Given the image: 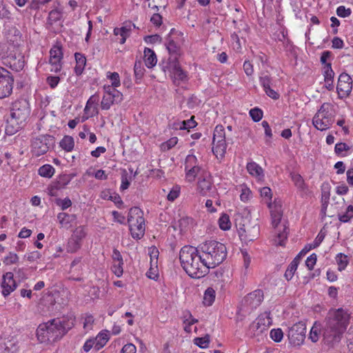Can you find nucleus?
<instances>
[{
  "instance_id": "nucleus-5",
  "label": "nucleus",
  "mask_w": 353,
  "mask_h": 353,
  "mask_svg": "<svg viewBox=\"0 0 353 353\" xmlns=\"http://www.w3.org/2000/svg\"><path fill=\"white\" fill-rule=\"evenodd\" d=\"M30 114V104L26 99H20L12 103L10 116L6 119V133L12 135L21 128Z\"/></svg>"
},
{
  "instance_id": "nucleus-29",
  "label": "nucleus",
  "mask_w": 353,
  "mask_h": 353,
  "mask_svg": "<svg viewBox=\"0 0 353 353\" xmlns=\"http://www.w3.org/2000/svg\"><path fill=\"white\" fill-rule=\"evenodd\" d=\"M215 291L212 288H208L204 292L203 303L205 306H210L215 299Z\"/></svg>"
},
{
  "instance_id": "nucleus-52",
  "label": "nucleus",
  "mask_w": 353,
  "mask_h": 353,
  "mask_svg": "<svg viewBox=\"0 0 353 353\" xmlns=\"http://www.w3.org/2000/svg\"><path fill=\"white\" fill-rule=\"evenodd\" d=\"M74 236L77 240L81 241L86 236V231L84 226H79L74 231Z\"/></svg>"
},
{
  "instance_id": "nucleus-38",
  "label": "nucleus",
  "mask_w": 353,
  "mask_h": 353,
  "mask_svg": "<svg viewBox=\"0 0 353 353\" xmlns=\"http://www.w3.org/2000/svg\"><path fill=\"white\" fill-rule=\"evenodd\" d=\"M109 339L108 335L105 333H99L97 336L95 341L94 347L97 350H99L100 348L103 347Z\"/></svg>"
},
{
  "instance_id": "nucleus-59",
  "label": "nucleus",
  "mask_w": 353,
  "mask_h": 353,
  "mask_svg": "<svg viewBox=\"0 0 353 353\" xmlns=\"http://www.w3.org/2000/svg\"><path fill=\"white\" fill-rule=\"evenodd\" d=\"M352 13V10L350 8H345V6H341L336 9V14L340 17H349Z\"/></svg>"
},
{
  "instance_id": "nucleus-3",
  "label": "nucleus",
  "mask_w": 353,
  "mask_h": 353,
  "mask_svg": "<svg viewBox=\"0 0 353 353\" xmlns=\"http://www.w3.org/2000/svg\"><path fill=\"white\" fill-rule=\"evenodd\" d=\"M72 323L68 320L55 318L41 323L37 329V339L40 343L54 342L61 339L71 329Z\"/></svg>"
},
{
  "instance_id": "nucleus-23",
  "label": "nucleus",
  "mask_w": 353,
  "mask_h": 353,
  "mask_svg": "<svg viewBox=\"0 0 353 353\" xmlns=\"http://www.w3.org/2000/svg\"><path fill=\"white\" fill-rule=\"evenodd\" d=\"M236 30L231 34V39L233 43H236V48L239 49L241 48L240 37L243 38L242 30L246 31L248 26L241 21L239 27L236 28Z\"/></svg>"
},
{
  "instance_id": "nucleus-12",
  "label": "nucleus",
  "mask_w": 353,
  "mask_h": 353,
  "mask_svg": "<svg viewBox=\"0 0 353 353\" xmlns=\"http://www.w3.org/2000/svg\"><path fill=\"white\" fill-rule=\"evenodd\" d=\"M14 79L11 73L0 67V99L9 97L13 88Z\"/></svg>"
},
{
  "instance_id": "nucleus-32",
  "label": "nucleus",
  "mask_w": 353,
  "mask_h": 353,
  "mask_svg": "<svg viewBox=\"0 0 353 353\" xmlns=\"http://www.w3.org/2000/svg\"><path fill=\"white\" fill-rule=\"evenodd\" d=\"M282 216L283 214L280 208L275 207L271 210L272 225L274 228H276L280 223Z\"/></svg>"
},
{
  "instance_id": "nucleus-9",
  "label": "nucleus",
  "mask_w": 353,
  "mask_h": 353,
  "mask_svg": "<svg viewBox=\"0 0 353 353\" xmlns=\"http://www.w3.org/2000/svg\"><path fill=\"white\" fill-rule=\"evenodd\" d=\"M225 132L223 125L215 127L212 139V152L217 158H223L226 152Z\"/></svg>"
},
{
  "instance_id": "nucleus-24",
  "label": "nucleus",
  "mask_w": 353,
  "mask_h": 353,
  "mask_svg": "<svg viewBox=\"0 0 353 353\" xmlns=\"http://www.w3.org/2000/svg\"><path fill=\"white\" fill-rule=\"evenodd\" d=\"M77 218L75 214H69L65 212H60L57 214V219L62 228H68L70 223Z\"/></svg>"
},
{
  "instance_id": "nucleus-15",
  "label": "nucleus",
  "mask_w": 353,
  "mask_h": 353,
  "mask_svg": "<svg viewBox=\"0 0 353 353\" xmlns=\"http://www.w3.org/2000/svg\"><path fill=\"white\" fill-rule=\"evenodd\" d=\"M174 34L179 35L181 32H179L174 28H172L166 38L165 46L169 52L170 57L167 61H165V62L179 61L178 59L181 54L180 47L176 45V42L172 38V35Z\"/></svg>"
},
{
  "instance_id": "nucleus-2",
  "label": "nucleus",
  "mask_w": 353,
  "mask_h": 353,
  "mask_svg": "<svg viewBox=\"0 0 353 353\" xmlns=\"http://www.w3.org/2000/svg\"><path fill=\"white\" fill-rule=\"evenodd\" d=\"M179 259L183 270L192 278L199 279L208 273L203 263L200 251L191 245L183 246L179 253Z\"/></svg>"
},
{
  "instance_id": "nucleus-10",
  "label": "nucleus",
  "mask_w": 353,
  "mask_h": 353,
  "mask_svg": "<svg viewBox=\"0 0 353 353\" xmlns=\"http://www.w3.org/2000/svg\"><path fill=\"white\" fill-rule=\"evenodd\" d=\"M263 300V292L261 290H256L247 294L241 301V310L248 312L256 309Z\"/></svg>"
},
{
  "instance_id": "nucleus-49",
  "label": "nucleus",
  "mask_w": 353,
  "mask_h": 353,
  "mask_svg": "<svg viewBox=\"0 0 353 353\" xmlns=\"http://www.w3.org/2000/svg\"><path fill=\"white\" fill-rule=\"evenodd\" d=\"M19 261V256L17 254L9 252V254L4 258L3 263L6 265L16 264Z\"/></svg>"
},
{
  "instance_id": "nucleus-4",
  "label": "nucleus",
  "mask_w": 353,
  "mask_h": 353,
  "mask_svg": "<svg viewBox=\"0 0 353 353\" xmlns=\"http://www.w3.org/2000/svg\"><path fill=\"white\" fill-rule=\"evenodd\" d=\"M203 264L208 268H214L221 264L227 256V250L224 244L214 240L206 241L198 245Z\"/></svg>"
},
{
  "instance_id": "nucleus-64",
  "label": "nucleus",
  "mask_w": 353,
  "mask_h": 353,
  "mask_svg": "<svg viewBox=\"0 0 353 353\" xmlns=\"http://www.w3.org/2000/svg\"><path fill=\"white\" fill-rule=\"evenodd\" d=\"M347 347L349 350L353 353V330L352 328H350L349 331L347 333Z\"/></svg>"
},
{
  "instance_id": "nucleus-40",
  "label": "nucleus",
  "mask_w": 353,
  "mask_h": 353,
  "mask_svg": "<svg viewBox=\"0 0 353 353\" xmlns=\"http://www.w3.org/2000/svg\"><path fill=\"white\" fill-rule=\"evenodd\" d=\"M63 57H50L49 62L52 66L51 71L59 72L62 68L61 61Z\"/></svg>"
},
{
  "instance_id": "nucleus-26",
  "label": "nucleus",
  "mask_w": 353,
  "mask_h": 353,
  "mask_svg": "<svg viewBox=\"0 0 353 353\" xmlns=\"http://www.w3.org/2000/svg\"><path fill=\"white\" fill-rule=\"evenodd\" d=\"M299 261H300V257H299V256H297L296 257H295L293 259V261L288 265V267L285 272V274H284L285 278L288 281H290L292 279L295 272L297 270V267L299 263Z\"/></svg>"
},
{
  "instance_id": "nucleus-61",
  "label": "nucleus",
  "mask_w": 353,
  "mask_h": 353,
  "mask_svg": "<svg viewBox=\"0 0 353 353\" xmlns=\"http://www.w3.org/2000/svg\"><path fill=\"white\" fill-rule=\"evenodd\" d=\"M50 57H63L62 48L59 46H54L50 51Z\"/></svg>"
},
{
  "instance_id": "nucleus-34",
  "label": "nucleus",
  "mask_w": 353,
  "mask_h": 353,
  "mask_svg": "<svg viewBox=\"0 0 353 353\" xmlns=\"http://www.w3.org/2000/svg\"><path fill=\"white\" fill-rule=\"evenodd\" d=\"M339 220L342 223H347L353 218V205H350L345 212L338 214Z\"/></svg>"
},
{
  "instance_id": "nucleus-54",
  "label": "nucleus",
  "mask_w": 353,
  "mask_h": 353,
  "mask_svg": "<svg viewBox=\"0 0 353 353\" xmlns=\"http://www.w3.org/2000/svg\"><path fill=\"white\" fill-rule=\"evenodd\" d=\"M180 194V187L178 185L174 186L167 196V199L170 201H174Z\"/></svg>"
},
{
  "instance_id": "nucleus-45",
  "label": "nucleus",
  "mask_w": 353,
  "mask_h": 353,
  "mask_svg": "<svg viewBox=\"0 0 353 353\" xmlns=\"http://www.w3.org/2000/svg\"><path fill=\"white\" fill-rule=\"evenodd\" d=\"M131 178L128 177L127 172L124 170L121 175V184L120 189L123 191L127 190L130 185Z\"/></svg>"
},
{
  "instance_id": "nucleus-51",
  "label": "nucleus",
  "mask_w": 353,
  "mask_h": 353,
  "mask_svg": "<svg viewBox=\"0 0 353 353\" xmlns=\"http://www.w3.org/2000/svg\"><path fill=\"white\" fill-rule=\"evenodd\" d=\"M199 166L198 159L193 154H188L185 158V168Z\"/></svg>"
},
{
  "instance_id": "nucleus-13",
  "label": "nucleus",
  "mask_w": 353,
  "mask_h": 353,
  "mask_svg": "<svg viewBox=\"0 0 353 353\" xmlns=\"http://www.w3.org/2000/svg\"><path fill=\"white\" fill-rule=\"evenodd\" d=\"M105 88V93L101 102V108L103 110H109L112 105L118 103L123 99V94L110 85Z\"/></svg>"
},
{
  "instance_id": "nucleus-37",
  "label": "nucleus",
  "mask_w": 353,
  "mask_h": 353,
  "mask_svg": "<svg viewBox=\"0 0 353 353\" xmlns=\"http://www.w3.org/2000/svg\"><path fill=\"white\" fill-rule=\"evenodd\" d=\"M134 76L137 81L141 80L144 75L145 68L141 61H137L134 66Z\"/></svg>"
},
{
  "instance_id": "nucleus-58",
  "label": "nucleus",
  "mask_w": 353,
  "mask_h": 353,
  "mask_svg": "<svg viewBox=\"0 0 353 353\" xmlns=\"http://www.w3.org/2000/svg\"><path fill=\"white\" fill-rule=\"evenodd\" d=\"M350 146L345 143H338L335 145L334 152L336 154H340L343 152H346L350 150Z\"/></svg>"
},
{
  "instance_id": "nucleus-48",
  "label": "nucleus",
  "mask_w": 353,
  "mask_h": 353,
  "mask_svg": "<svg viewBox=\"0 0 353 353\" xmlns=\"http://www.w3.org/2000/svg\"><path fill=\"white\" fill-rule=\"evenodd\" d=\"M283 336V333L281 329H273L270 332V337L275 342H280Z\"/></svg>"
},
{
  "instance_id": "nucleus-17",
  "label": "nucleus",
  "mask_w": 353,
  "mask_h": 353,
  "mask_svg": "<svg viewBox=\"0 0 353 353\" xmlns=\"http://www.w3.org/2000/svg\"><path fill=\"white\" fill-rule=\"evenodd\" d=\"M272 79L267 73L261 72L259 77V82L263 88L265 94L272 99L276 100L279 99V94L271 88Z\"/></svg>"
},
{
  "instance_id": "nucleus-30",
  "label": "nucleus",
  "mask_w": 353,
  "mask_h": 353,
  "mask_svg": "<svg viewBox=\"0 0 353 353\" xmlns=\"http://www.w3.org/2000/svg\"><path fill=\"white\" fill-rule=\"evenodd\" d=\"M130 29L127 28L125 26L121 28H115L114 29V34L116 36L119 35L121 37L119 43L123 44L128 37L130 35Z\"/></svg>"
},
{
  "instance_id": "nucleus-60",
  "label": "nucleus",
  "mask_w": 353,
  "mask_h": 353,
  "mask_svg": "<svg viewBox=\"0 0 353 353\" xmlns=\"http://www.w3.org/2000/svg\"><path fill=\"white\" fill-rule=\"evenodd\" d=\"M180 125H182L183 130H188L194 128L196 125V123L194 120V117H192L190 119L181 121Z\"/></svg>"
},
{
  "instance_id": "nucleus-46",
  "label": "nucleus",
  "mask_w": 353,
  "mask_h": 353,
  "mask_svg": "<svg viewBox=\"0 0 353 353\" xmlns=\"http://www.w3.org/2000/svg\"><path fill=\"white\" fill-rule=\"evenodd\" d=\"M250 115L254 122H258L263 117V111L258 108H254L250 110Z\"/></svg>"
},
{
  "instance_id": "nucleus-47",
  "label": "nucleus",
  "mask_w": 353,
  "mask_h": 353,
  "mask_svg": "<svg viewBox=\"0 0 353 353\" xmlns=\"http://www.w3.org/2000/svg\"><path fill=\"white\" fill-rule=\"evenodd\" d=\"M55 203L58 206L61 207L62 210H65L72 205V201L68 197H66L64 199H57Z\"/></svg>"
},
{
  "instance_id": "nucleus-41",
  "label": "nucleus",
  "mask_w": 353,
  "mask_h": 353,
  "mask_svg": "<svg viewBox=\"0 0 353 353\" xmlns=\"http://www.w3.org/2000/svg\"><path fill=\"white\" fill-rule=\"evenodd\" d=\"M219 227L223 230H230L231 228V222L229 216L226 214H222L219 219Z\"/></svg>"
},
{
  "instance_id": "nucleus-25",
  "label": "nucleus",
  "mask_w": 353,
  "mask_h": 353,
  "mask_svg": "<svg viewBox=\"0 0 353 353\" xmlns=\"http://www.w3.org/2000/svg\"><path fill=\"white\" fill-rule=\"evenodd\" d=\"M144 61L145 65L149 68L154 67L157 64V56L152 50L148 48H145Z\"/></svg>"
},
{
  "instance_id": "nucleus-18",
  "label": "nucleus",
  "mask_w": 353,
  "mask_h": 353,
  "mask_svg": "<svg viewBox=\"0 0 353 353\" xmlns=\"http://www.w3.org/2000/svg\"><path fill=\"white\" fill-rule=\"evenodd\" d=\"M334 119L332 114H319L314 115L312 119V123L314 126L319 130H325L332 125Z\"/></svg>"
},
{
  "instance_id": "nucleus-21",
  "label": "nucleus",
  "mask_w": 353,
  "mask_h": 353,
  "mask_svg": "<svg viewBox=\"0 0 353 353\" xmlns=\"http://www.w3.org/2000/svg\"><path fill=\"white\" fill-rule=\"evenodd\" d=\"M69 183L65 176L60 178L59 181L52 183L48 188V194L51 196H56L59 190L63 189Z\"/></svg>"
},
{
  "instance_id": "nucleus-33",
  "label": "nucleus",
  "mask_w": 353,
  "mask_h": 353,
  "mask_svg": "<svg viewBox=\"0 0 353 353\" xmlns=\"http://www.w3.org/2000/svg\"><path fill=\"white\" fill-rule=\"evenodd\" d=\"M291 179L294 182V185L302 191H305L307 188V186L304 182L303 177L298 173H291Z\"/></svg>"
},
{
  "instance_id": "nucleus-11",
  "label": "nucleus",
  "mask_w": 353,
  "mask_h": 353,
  "mask_svg": "<svg viewBox=\"0 0 353 353\" xmlns=\"http://www.w3.org/2000/svg\"><path fill=\"white\" fill-rule=\"evenodd\" d=\"M306 333V327L303 322H299L292 326L288 330V339L290 343L294 346L301 345L305 339Z\"/></svg>"
},
{
  "instance_id": "nucleus-31",
  "label": "nucleus",
  "mask_w": 353,
  "mask_h": 353,
  "mask_svg": "<svg viewBox=\"0 0 353 353\" xmlns=\"http://www.w3.org/2000/svg\"><path fill=\"white\" fill-rule=\"evenodd\" d=\"M247 170L252 176H261L263 175L262 168L255 162L248 163L247 164Z\"/></svg>"
},
{
  "instance_id": "nucleus-28",
  "label": "nucleus",
  "mask_w": 353,
  "mask_h": 353,
  "mask_svg": "<svg viewBox=\"0 0 353 353\" xmlns=\"http://www.w3.org/2000/svg\"><path fill=\"white\" fill-rule=\"evenodd\" d=\"M60 147L66 152H71L74 149V139L68 135H65L59 143Z\"/></svg>"
},
{
  "instance_id": "nucleus-43",
  "label": "nucleus",
  "mask_w": 353,
  "mask_h": 353,
  "mask_svg": "<svg viewBox=\"0 0 353 353\" xmlns=\"http://www.w3.org/2000/svg\"><path fill=\"white\" fill-rule=\"evenodd\" d=\"M320 331V325L315 323L310 330L309 339H310L311 341L314 343L318 341L319 339Z\"/></svg>"
},
{
  "instance_id": "nucleus-7",
  "label": "nucleus",
  "mask_w": 353,
  "mask_h": 353,
  "mask_svg": "<svg viewBox=\"0 0 353 353\" xmlns=\"http://www.w3.org/2000/svg\"><path fill=\"white\" fill-rule=\"evenodd\" d=\"M128 223L132 238L140 239L145 234V219L143 211L138 207L131 208L128 212Z\"/></svg>"
},
{
  "instance_id": "nucleus-22",
  "label": "nucleus",
  "mask_w": 353,
  "mask_h": 353,
  "mask_svg": "<svg viewBox=\"0 0 353 353\" xmlns=\"http://www.w3.org/2000/svg\"><path fill=\"white\" fill-rule=\"evenodd\" d=\"M211 187L212 179L209 175L205 174L199 178L197 184V189L201 194H206L207 192L210 190Z\"/></svg>"
},
{
  "instance_id": "nucleus-20",
  "label": "nucleus",
  "mask_w": 353,
  "mask_h": 353,
  "mask_svg": "<svg viewBox=\"0 0 353 353\" xmlns=\"http://www.w3.org/2000/svg\"><path fill=\"white\" fill-rule=\"evenodd\" d=\"M17 283L14 279V274L12 272H6L3 276V282L1 284L2 287V294L6 297L12 292L17 288Z\"/></svg>"
},
{
  "instance_id": "nucleus-6",
  "label": "nucleus",
  "mask_w": 353,
  "mask_h": 353,
  "mask_svg": "<svg viewBox=\"0 0 353 353\" xmlns=\"http://www.w3.org/2000/svg\"><path fill=\"white\" fill-rule=\"evenodd\" d=\"M235 225L241 240L245 243L253 241L259 235V226L257 224H253L241 214L236 216Z\"/></svg>"
},
{
  "instance_id": "nucleus-8",
  "label": "nucleus",
  "mask_w": 353,
  "mask_h": 353,
  "mask_svg": "<svg viewBox=\"0 0 353 353\" xmlns=\"http://www.w3.org/2000/svg\"><path fill=\"white\" fill-rule=\"evenodd\" d=\"M54 137L49 134L33 138L31 142L32 152L36 157L43 155L54 145Z\"/></svg>"
},
{
  "instance_id": "nucleus-42",
  "label": "nucleus",
  "mask_w": 353,
  "mask_h": 353,
  "mask_svg": "<svg viewBox=\"0 0 353 353\" xmlns=\"http://www.w3.org/2000/svg\"><path fill=\"white\" fill-rule=\"evenodd\" d=\"M336 260L339 265V270L342 271L345 270L348 264L347 256L342 253L336 255Z\"/></svg>"
},
{
  "instance_id": "nucleus-1",
  "label": "nucleus",
  "mask_w": 353,
  "mask_h": 353,
  "mask_svg": "<svg viewBox=\"0 0 353 353\" xmlns=\"http://www.w3.org/2000/svg\"><path fill=\"white\" fill-rule=\"evenodd\" d=\"M350 314L343 308L332 309L328 312L323 330V340L327 345L339 343L350 323Z\"/></svg>"
},
{
  "instance_id": "nucleus-63",
  "label": "nucleus",
  "mask_w": 353,
  "mask_h": 353,
  "mask_svg": "<svg viewBox=\"0 0 353 353\" xmlns=\"http://www.w3.org/2000/svg\"><path fill=\"white\" fill-rule=\"evenodd\" d=\"M136 346L132 343H128L125 345L121 350V353H136Z\"/></svg>"
},
{
  "instance_id": "nucleus-50",
  "label": "nucleus",
  "mask_w": 353,
  "mask_h": 353,
  "mask_svg": "<svg viewBox=\"0 0 353 353\" xmlns=\"http://www.w3.org/2000/svg\"><path fill=\"white\" fill-rule=\"evenodd\" d=\"M61 17V12L58 10H52L50 12L48 15V21L50 23L52 24L58 21Z\"/></svg>"
},
{
  "instance_id": "nucleus-14",
  "label": "nucleus",
  "mask_w": 353,
  "mask_h": 353,
  "mask_svg": "<svg viewBox=\"0 0 353 353\" xmlns=\"http://www.w3.org/2000/svg\"><path fill=\"white\" fill-rule=\"evenodd\" d=\"M352 79L345 72H342L338 79L336 91L339 99H344L350 96L352 90Z\"/></svg>"
},
{
  "instance_id": "nucleus-35",
  "label": "nucleus",
  "mask_w": 353,
  "mask_h": 353,
  "mask_svg": "<svg viewBox=\"0 0 353 353\" xmlns=\"http://www.w3.org/2000/svg\"><path fill=\"white\" fill-rule=\"evenodd\" d=\"M39 174L46 178H51L54 173V168L49 164H46L39 168Z\"/></svg>"
},
{
  "instance_id": "nucleus-57",
  "label": "nucleus",
  "mask_w": 353,
  "mask_h": 353,
  "mask_svg": "<svg viewBox=\"0 0 353 353\" xmlns=\"http://www.w3.org/2000/svg\"><path fill=\"white\" fill-rule=\"evenodd\" d=\"M251 195H252V192L250 191V190L245 187V186H243L241 188V194H240V198H241V200L242 201H248L250 198L251 197Z\"/></svg>"
},
{
  "instance_id": "nucleus-56",
  "label": "nucleus",
  "mask_w": 353,
  "mask_h": 353,
  "mask_svg": "<svg viewBox=\"0 0 353 353\" xmlns=\"http://www.w3.org/2000/svg\"><path fill=\"white\" fill-rule=\"evenodd\" d=\"M332 105L329 103H324L321 105L317 112L314 115H319V114H323V115H327V114H332L330 113V109L331 108Z\"/></svg>"
},
{
  "instance_id": "nucleus-62",
  "label": "nucleus",
  "mask_w": 353,
  "mask_h": 353,
  "mask_svg": "<svg viewBox=\"0 0 353 353\" xmlns=\"http://www.w3.org/2000/svg\"><path fill=\"white\" fill-rule=\"evenodd\" d=\"M316 259L317 256L316 254H312L306 259L305 265L310 270H312L314 268V266L316 262Z\"/></svg>"
},
{
  "instance_id": "nucleus-39",
  "label": "nucleus",
  "mask_w": 353,
  "mask_h": 353,
  "mask_svg": "<svg viewBox=\"0 0 353 353\" xmlns=\"http://www.w3.org/2000/svg\"><path fill=\"white\" fill-rule=\"evenodd\" d=\"M210 341V336L209 334H205L203 337H196L194 339V343L201 348H207L209 346Z\"/></svg>"
},
{
  "instance_id": "nucleus-16",
  "label": "nucleus",
  "mask_w": 353,
  "mask_h": 353,
  "mask_svg": "<svg viewBox=\"0 0 353 353\" xmlns=\"http://www.w3.org/2000/svg\"><path fill=\"white\" fill-rule=\"evenodd\" d=\"M160 65L164 72L168 71L172 72L176 79L181 81L185 79L186 74L181 69L179 61L165 62L163 60L161 62Z\"/></svg>"
},
{
  "instance_id": "nucleus-27",
  "label": "nucleus",
  "mask_w": 353,
  "mask_h": 353,
  "mask_svg": "<svg viewBox=\"0 0 353 353\" xmlns=\"http://www.w3.org/2000/svg\"><path fill=\"white\" fill-rule=\"evenodd\" d=\"M74 57L76 60V66L74 68L75 73L79 75L83 72L85 68L86 59L83 54L79 52H76Z\"/></svg>"
},
{
  "instance_id": "nucleus-44",
  "label": "nucleus",
  "mask_w": 353,
  "mask_h": 353,
  "mask_svg": "<svg viewBox=\"0 0 353 353\" xmlns=\"http://www.w3.org/2000/svg\"><path fill=\"white\" fill-rule=\"evenodd\" d=\"M323 77H324V80L330 81L332 79H334V72L332 68L331 63H326V65H324Z\"/></svg>"
},
{
  "instance_id": "nucleus-36",
  "label": "nucleus",
  "mask_w": 353,
  "mask_h": 353,
  "mask_svg": "<svg viewBox=\"0 0 353 353\" xmlns=\"http://www.w3.org/2000/svg\"><path fill=\"white\" fill-rule=\"evenodd\" d=\"M185 174H186V178L187 179L192 182L194 181L196 176L199 173L201 170L200 166H194V167H190V168H185Z\"/></svg>"
},
{
  "instance_id": "nucleus-19",
  "label": "nucleus",
  "mask_w": 353,
  "mask_h": 353,
  "mask_svg": "<svg viewBox=\"0 0 353 353\" xmlns=\"http://www.w3.org/2000/svg\"><path fill=\"white\" fill-rule=\"evenodd\" d=\"M272 320L270 317V312H265L261 314L253 322L252 327L256 330L260 332L268 330V328L272 325Z\"/></svg>"
},
{
  "instance_id": "nucleus-53",
  "label": "nucleus",
  "mask_w": 353,
  "mask_h": 353,
  "mask_svg": "<svg viewBox=\"0 0 353 353\" xmlns=\"http://www.w3.org/2000/svg\"><path fill=\"white\" fill-rule=\"evenodd\" d=\"M94 322V317L90 314H87L84 318L83 328L87 332L92 329V326Z\"/></svg>"
},
{
  "instance_id": "nucleus-55",
  "label": "nucleus",
  "mask_w": 353,
  "mask_h": 353,
  "mask_svg": "<svg viewBox=\"0 0 353 353\" xmlns=\"http://www.w3.org/2000/svg\"><path fill=\"white\" fill-rule=\"evenodd\" d=\"M114 263L112 268V271L117 276L120 277L122 276L123 272V261H122V263H120L119 262H114Z\"/></svg>"
}]
</instances>
